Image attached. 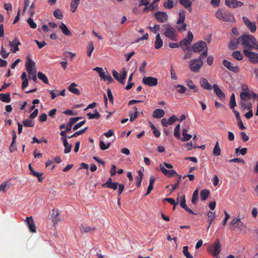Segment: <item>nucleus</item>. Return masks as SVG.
I'll return each mask as SVG.
<instances>
[{
	"mask_svg": "<svg viewBox=\"0 0 258 258\" xmlns=\"http://www.w3.org/2000/svg\"><path fill=\"white\" fill-rule=\"evenodd\" d=\"M35 42L38 45V47L39 49L42 48L43 46L47 44L46 42L45 41L40 42L37 40H35Z\"/></svg>",
	"mask_w": 258,
	"mask_h": 258,
	"instance_id": "nucleus-62",
	"label": "nucleus"
},
{
	"mask_svg": "<svg viewBox=\"0 0 258 258\" xmlns=\"http://www.w3.org/2000/svg\"><path fill=\"white\" fill-rule=\"evenodd\" d=\"M240 105H241V107L244 109H247L248 110L251 109V104L250 103L249 104H246V103L244 102L243 101H241L239 103Z\"/></svg>",
	"mask_w": 258,
	"mask_h": 258,
	"instance_id": "nucleus-56",
	"label": "nucleus"
},
{
	"mask_svg": "<svg viewBox=\"0 0 258 258\" xmlns=\"http://www.w3.org/2000/svg\"><path fill=\"white\" fill-rule=\"evenodd\" d=\"M165 114L164 111L162 109H157L153 112V117L155 118L162 117Z\"/></svg>",
	"mask_w": 258,
	"mask_h": 258,
	"instance_id": "nucleus-29",
	"label": "nucleus"
},
{
	"mask_svg": "<svg viewBox=\"0 0 258 258\" xmlns=\"http://www.w3.org/2000/svg\"><path fill=\"white\" fill-rule=\"evenodd\" d=\"M177 1V0H167L164 3L163 6L166 9H171L174 7V2Z\"/></svg>",
	"mask_w": 258,
	"mask_h": 258,
	"instance_id": "nucleus-43",
	"label": "nucleus"
},
{
	"mask_svg": "<svg viewBox=\"0 0 258 258\" xmlns=\"http://www.w3.org/2000/svg\"><path fill=\"white\" fill-rule=\"evenodd\" d=\"M12 141L11 144V145L10 146V152L12 153L16 151L17 147H16V138L17 135L16 134V132L15 131H13L12 132Z\"/></svg>",
	"mask_w": 258,
	"mask_h": 258,
	"instance_id": "nucleus-22",
	"label": "nucleus"
},
{
	"mask_svg": "<svg viewBox=\"0 0 258 258\" xmlns=\"http://www.w3.org/2000/svg\"><path fill=\"white\" fill-rule=\"evenodd\" d=\"M142 82L145 85L153 87L157 85L158 80L152 77H144L142 79Z\"/></svg>",
	"mask_w": 258,
	"mask_h": 258,
	"instance_id": "nucleus-11",
	"label": "nucleus"
},
{
	"mask_svg": "<svg viewBox=\"0 0 258 258\" xmlns=\"http://www.w3.org/2000/svg\"><path fill=\"white\" fill-rule=\"evenodd\" d=\"M236 0H225V4L227 6L232 8V6L235 5Z\"/></svg>",
	"mask_w": 258,
	"mask_h": 258,
	"instance_id": "nucleus-59",
	"label": "nucleus"
},
{
	"mask_svg": "<svg viewBox=\"0 0 258 258\" xmlns=\"http://www.w3.org/2000/svg\"><path fill=\"white\" fill-rule=\"evenodd\" d=\"M214 91L216 93V95L221 100H224L225 99V94L220 89L218 86L216 84H214L213 86Z\"/></svg>",
	"mask_w": 258,
	"mask_h": 258,
	"instance_id": "nucleus-21",
	"label": "nucleus"
},
{
	"mask_svg": "<svg viewBox=\"0 0 258 258\" xmlns=\"http://www.w3.org/2000/svg\"><path fill=\"white\" fill-rule=\"evenodd\" d=\"M81 118L79 117H72L70 119L69 122L66 125L67 131H71L73 124L79 120Z\"/></svg>",
	"mask_w": 258,
	"mask_h": 258,
	"instance_id": "nucleus-28",
	"label": "nucleus"
},
{
	"mask_svg": "<svg viewBox=\"0 0 258 258\" xmlns=\"http://www.w3.org/2000/svg\"><path fill=\"white\" fill-rule=\"evenodd\" d=\"M21 44L19 39L15 37L13 41H10V46L11 47V50L14 53H16L17 51L19 50V45Z\"/></svg>",
	"mask_w": 258,
	"mask_h": 258,
	"instance_id": "nucleus-15",
	"label": "nucleus"
},
{
	"mask_svg": "<svg viewBox=\"0 0 258 258\" xmlns=\"http://www.w3.org/2000/svg\"><path fill=\"white\" fill-rule=\"evenodd\" d=\"M164 35L172 41L177 40L176 30L169 24H163L162 26Z\"/></svg>",
	"mask_w": 258,
	"mask_h": 258,
	"instance_id": "nucleus-2",
	"label": "nucleus"
},
{
	"mask_svg": "<svg viewBox=\"0 0 258 258\" xmlns=\"http://www.w3.org/2000/svg\"><path fill=\"white\" fill-rule=\"evenodd\" d=\"M94 49V47L92 41H90L88 43L87 45V55L89 57L91 56L92 51Z\"/></svg>",
	"mask_w": 258,
	"mask_h": 258,
	"instance_id": "nucleus-47",
	"label": "nucleus"
},
{
	"mask_svg": "<svg viewBox=\"0 0 258 258\" xmlns=\"http://www.w3.org/2000/svg\"><path fill=\"white\" fill-rule=\"evenodd\" d=\"M187 128H183L182 129V136L183 138L181 139V140L183 142L189 141L192 137V136L189 134H187Z\"/></svg>",
	"mask_w": 258,
	"mask_h": 258,
	"instance_id": "nucleus-34",
	"label": "nucleus"
},
{
	"mask_svg": "<svg viewBox=\"0 0 258 258\" xmlns=\"http://www.w3.org/2000/svg\"><path fill=\"white\" fill-rule=\"evenodd\" d=\"M239 42L243 46V49H258V42L252 35L243 34L239 37Z\"/></svg>",
	"mask_w": 258,
	"mask_h": 258,
	"instance_id": "nucleus-1",
	"label": "nucleus"
},
{
	"mask_svg": "<svg viewBox=\"0 0 258 258\" xmlns=\"http://www.w3.org/2000/svg\"><path fill=\"white\" fill-rule=\"evenodd\" d=\"M87 116L89 119H99L100 117V114L97 111V110H95L94 113H88L87 114Z\"/></svg>",
	"mask_w": 258,
	"mask_h": 258,
	"instance_id": "nucleus-42",
	"label": "nucleus"
},
{
	"mask_svg": "<svg viewBox=\"0 0 258 258\" xmlns=\"http://www.w3.org/2000/svg\"><path fill=\"white\" fill-rule=\"evenodd\" d=\"M215 16L218 19L225 21L233 22H234V17L232 14L228 12H224L219 9L216 13Z\"/></svg>",
	"mask_w": 258,
	"mask_h": 258,
	"instance_id": "nucleus-3",
	"label": "nucleus"
},
{
	"mask_svg": "<svg viewBox=\"0 0 258 258\" xmlns=\"http://www.w3.org/2000/svg\"><path fill=\"white\" fill-rule=\"evenodd\" d=\"M0 100L5 103H9L11 101L10 95L9 93H1L0 94Z\"/></svg>",
	"mask_w": 258,
	"mask_h": 258,
	"instance_id": "nucleus-35",
	"label": "nucleus"
},
{
	"mask_svg": "<svg viewBox=\"0 0 258 258\" xmlns=\"http://www.w3.org/2000/svg\"><path fill=\"white\" fill-rule=\"evenodd\" d=\"M221 150L219 145V142H217L213 151V154L215 156H218L221 155Z\"/></svg>",
	"mask_w": 258,
	"mask_h": 258,
	"instance_id": "nucleus-41",
	"label": "nucleus"
},
{
	"mask_svg": "<svg viewBox=\"0 0 258 258\" xmlns=\"http://www.w3.org/2000/svg\"><path fill=\"white\" fill-rule=\"evenodd\" d=\"M80 0H72L71 3V10L73 13L76 12L79 4Z\"/></svg>",
	"mask_w": 258,
	"mask_h": 258,
	"instance_id": "nucleus-40",
	"label": "nucleus"
},
{
	"mask_svg": "<svg viewBox=\"0 0 258 258\" xmlns=\"http://www.w3.org/2000/svg\"><path fill=\"white\" fill-rule=\"evenodd\" d=\"M186 24L185 23H181L180 24L177 25L176 26L177 29L179 31H184L186 30Z\"/></svg>",
	"mask_w": 258,
	"mask_h": 258,
	"instance_id": "nucleus-58",
	"label": "nucleus"
},
{
	"mask_svg": "<svg viewBox=\"0 0 258 258\" xmlns=\"http://www.w3.org/2000/svg\"><path fill=\"white\" fill-rule=\"evenodd\" d=\"M110 146V143H109L107 144H105L103 141H100L99 143V146L101 150H105L106 149H108Z\"/></svg>",
	"mask_w": 258,
	"mask_h": 258,
	"instance_id": "nucleus-55",
	"label": "nucleus"
},
{
	"mask_svg": "<svg viewBox=\"0 0 258 258\" xmlns=\"http://www.w3.org/2000/svg\"><path fill=\"white\" fill-rule=\"evenodd\" d=\"M163 45V41L161 39L160 34L158 33L156 36V40L155 42V49H159L161 48Z\"/></svg>",
	"mask_w": 258,
	"mask_h": 258,
	"instance_id": "nucleus-30",
	"label": "nucleus"
},
{
	"mask_svg": "<svg viewBox=\"0 0 258 258\" xmlns=\"http://www.w3.org/2000/svg\"><path fill=\"white\" fill-rule=\"evenodd\" d=\"M96 227H91L89 226H85L82 225L80 227L81 233L83 234L84 233L92 232L95 230Z\"/></svg>",
	"mask_w": 258,
	"mask_h": 258,
	"instance_id": "nucleus-32",
	"label": "nucleus"
},
{
	"mask_svg": "<svg viewBox=\"0 0 258 258\" xmlns=\"http://www.w3.org/2000/svg\"><path fill=\"white\" fill-rule=\"evenodd\" d=\"M207 215L208 216L209 224L211 225L216 217L215 213L209 211L207 212Z\"/></svg>",
	"mask_w": 258,
	"mask_h": 258,
	"instance_id": "nucleus-45",
	"label": "nucleus"
},
{
	"mask_svg": "<svg viewBox=\"0 0 258 258\" xmlns=\"http://www.w3.org/2000/svg\"><path fill=\"white\" fill-rule=\"evenodd\" d=\"M188 247L187 246H184L183 248V253L185 255L186 258H193V256L189 252Z\"/></svg>",
	"mask_w": 258,
	"mask_h": 258,
	"instance_id": "nucleus-53",
	"label": "nucleus"
},
{
	"mask_svg": "<svg viewBox=\"0 0 258 258\" xmlns=\"http://www.w3.org/2000/svg\"><path fill=\"white\" fill-rule=\"evenodd\" d=\"M180 125L179 124H178L174 128V136L176 138L179 139L180 138Z\"/></svg>",
	"mask_w": 258,
	"mask_h": 258,
	"instance_id": "nucleus-52",
	"label": "nucleus"
},
{
	"mask_svg": "<svg viewBox=\"0 0 258 258\" xmlns=\"http://www.w3.org/2000/svg\"><path fill=\"white\" fill-rule=\"evenodd\" d=\"M26 68L29 75H31L33 73H36L35 63L29 56L27 57Z\"/></svg>",
	"mask_w": 258,
	"mask_h": 258,
	"instance_id": "nucleus-9",
	"label": "nucleus"
},
{
	"mask_svg": "<svg viewBox=\"0 0 258 258\" xmlns=\"http://www.w3.org/2000/svg\"><path fill=\"white\" fill-rule=\"evenodd\" d=\"M223 64L229 70L234 72V73H237L239 71V68L238 66H233V64L228 61L226 59H224L223 61Z\"/></svg>",
	"mask_w": 258,
	"mask_h": 258,
	"instance_id": "nucleus-18",
	"label": "nucleus"
},
{
	"mask_svg": "<svg viewBox=\"0 0 258 258\" xmlns=\"http://www.w3.org/2000/svg\"><path fill=\"white\" fill-rule=\"evenodd\" d=\"M256 97V94L253 92H241L240 97L241 101H248L251 99V98H255Z\"/></svg>",
	"mask_w": 258,
	"mask_h": 258,
	"instance_id": "nucleus-13",
	"label": "nucleus"
},
{
	"mask_svg": "<svg viewBox=\"0 0 258 258\" xmlns=\"http://www.w3.org/2000/svg\"><path fill=\"white\" fill-rule=\"evenodd\" d=\"M53 15L57 19L62 20L63 19V15L60 9L54 10L53 12Z\"/></svg>",
	"mask_w": 258,
	"mask_h": 258,
	"instance_id": "nucleus-48",
	"label": "nucleus"
},
{
	"mask_svg": "<svg viewBox=\"0 0 258 258\" xmlns=\"http://www.w3.org/2000/svg\"><path fill=\"white\" fill-rule=\"evenodd\" d=\"M200 84L201 86L205 89L210 90L213 88V86L208 83L207 79L205 78L200 79Z\"/></svg>",
	"mask_w": 258,
	"mask_h": 258,
	"instance_id": "nucleus-20",
	"label": "nucleus"
},
{
	"mask_svg": "<svg viewBox=\"0 0 258 258\" xmlns=\"http://www.w3.org/2000/svg\"><path fill=\"white\" fill-rule=\"evenodd\" d=\"M199 197V192L198 189H196L192 194V197L191 198V202L194 205H196L197 203Z\"/></svg>",
	"mask_w": 258,
	"mask_h": 258,
	"instance_id": "nucleus-49",
	"label": "nucleus"
},
{
	"mask_svg": "<svg viewBox=\"0 0 258 258\" xmlns=\"http://www.w3.org/2000/svg\"><path fill=\"white\" fill-rule=\"evenodd\" d=\"M29 169L30 170V174L33 175L34 176L37 177L39 182H41L43 180V178L42 177L43 174L34 171L31 166V164L29 165Z\"/></svg>",
	"mask_w": 258,
	"mask_h": 258,
	"instance_id": "nucleus-24",
	"label": "nucleus"
},
{
	"mask_svg": "<svg viewBox=\"0 0 258 258\" xmlns=\"http://www.w3.org/2000/svg\"><path fill=\"white\" fill-rule=\"evenodd\" d=\"M185 18V12L183 10H180L179 12V19L177 21V25L180 24L181 23H184Z\"/></svg>",
	"mask_w": 258,
	"mask_h": 258,
	"instance_id": "nucleus-31",
	"label": "nucleus"
},
{
	"mask_svg": "<svg viewBox=\"0 0 258 258\" xmlns=\"http://www.w3.org/2000/svg\"><path fill=\"white\" fill-rule=\"evenodd\" d=\"M186 85L190 89H192L194 92H198L199 89L198 87L194 84L191 80H187Z\"/></svg>",
	"mask_w": 258,
	"mask_h": 258,
	"instance_id": "nucleus-38",
	"label": "nucleus"
},
{
	"mask_svg": "<svg viewBox=\"0 0 258 258\" xmlns=\"http://www.w3.org/2000/svg\"><path fill=\"white\" fill-rule=\"evenodd\" d=\"M160 169L162 172L163 173V174H164L165 176H166L168 177H171L174 176L175 175H177L175 170H167L162 164H160Z\"/></svg>",
	"mask_w": 258,
	"mask_h": 258,
	"instance_id": "nucleus-16",
	"label": "nucleus"
},
{
	"mask_svg": "<svg viewBox=\"0 0 258 258\" xmlns=\"http://www.w3.org/2000/svg\"><path fill=\"white\" fill-rule=\"evenodd\" d=\"M240 137L243 142H246L249 140V137L244 132H241L240 134Z\"/></svg>",
	"mask_w": 258,
	"mask_h": 258,
	"instance_id": "nucleus-64",
	"label": "nucleus"
},
{
	"mask_svg": "<svg viewBox=\"0 0 258 258\" xmlns=\"http://www.w3.org/2000/svg\"><path fill=\"white\" fill-rule=\"evenodd\" d=\"M156 19L160 23L165 22L168 20V15L165 12H158L155 14Z\"/></svg>",
	"mask_w": 258,
	"mask_h": 258,
	"instance_id": "nucleus-14",
	"label": "nucleus"
},
{
	"mask_svg": "<svg viewBox=\"0 0 258 258\" xmlns=\"http://www.w3.org/2000/svg\"><path fill=\"white\" fill-rule=\"evenodd\" d=\"M76 86L77 85L73 83L68 87V89L72 93L76 95H79L80 94V92L78 88H76Z\"/></svg>",
	"mask_w": 258,
	"mask_h": 258,
	"instance_id": "nucleus-33",
	"label": "nucleus"
},
{
	"mask_svg": "<svg viewBox=\"0 0 258 258\" xmlns=\"http://www.w3.org/2000/svg\"><path fill=\"white\" fill-rule=\"evenodd\" d=\"M244 55L249 58V60L253 63L258 62V54L256 52L249 51L248 49H243Z\"/></svg>",
	"mask_w": 258,
	"mask_h": 258,
	"instance_id": "nucleus-10",
	"label": "nucleus"
},
{
	"mask_svg": "<svg viewBox=\"0 0 258 258\" xmlns=\"http://www.w3.org/2000/svg\"><path fill=\"white\" fill-rule=\"evenodd\" d=\"M25 221L27 222L30 232L34 233L36 231V227L32 217H27Z\"/></svg>",
	"mask_w": 258,
	"mask_h": 258,
	"instance_id": "nucleus-17",
	"label": "nucleus"
},
{
	"mask_svg": "<svg viewBox=\"0 0 258 258\" xmlns=\"http://www.w3.org/2000/svg\"><path fill=\"white\" fill-rule=\"evenodd\" d=\"M179 205L182 208L184 209L188 213L196 215V213H194L192 211V210H191L190 209L188 208L187 206H186L185 197V196L183 195H181V196L180 197V201Z\"/></svg>",
	"mask_w": 258,
	"mask_h": 258,
	"instance_id": "nucleus-19",
	"label": "nucleus"
},
{
	"mask_svg": "<svg viewBox=\"0 0 258 258\" xmlns=\"http://www.w3.org/2000/svg\"><path fill=\"white\" fill-rule=\"evenodd\" d=\"M59 28L61 30L62 33L66 36H72V32L68 28L67 25L63 23H61L60 25H59Z\"/></svg>",
	"mask_w": 258,
	"mask_h": 258,
	"instance_id": "nucleus-27",
	"label": "nucleus"
},
{
	"mask_svg": "<svg viewBox=\"0 0 258 258\" xmlns=\"http://www.w3.org/2000/svg\"><path fill=\"white\" fill-rule=\"evenodd\" d=\"M244 24L252 33L255 32L256 29V24L254 22H251L246 17H243Z\"/></svg>",
	"mask_w": 258,
	"mask_h": 258,
	"instance_id": "nucleus-12",
	"label": "nucleus"
},
{
	"mask_svg": "<svg viewBox=\"0 0 258 258\" xmlns=\"http://www.w3.org/2000/svg\"><path fill=\"white\" fill-rule=\"evenodd\" d=\"M27 23L29 25L30 27L32 29H35L37 27V24L34 22L33 20L31 18H28L27 20Z\"/></svg>",
	"mask_w": 258,
	"mask_h": 258,
	"instance_id": "nucleus-57",
	"label": "nucleus"
},
{
	"mask_svg": "<svg viewBox=\"0 0 258 258\" xmlns=\"http://www.w3.org/2000/svg\"><path fill=\"white\" fill-rule=\"evenodd\" d=\"M203 62L200 59H193L189 62V67L191 71L194 73L199 72L200 69L202 67Z\"/></svg>",
	"mask_w": 258,
	"mask_h": 258,
	"instance_id": "nucleus-4",
	"label": "nucleus"
},
{
	"mask_svg": "<svg viewBox=\"0 0 258 258\" xmlns=\"http://www.w3.org/2000/svg\"><path fill=\"white\" fill-rule=\"evenodd\" d=\"M61 141L63 143V145L64 147V153L68 154L71 151L72 148V145L69 144L68 142L67 139H61Z\"/></svg>",
	"mask_w": 258,
	"mask_h": 258,
	"instance_id": "nucleus-26",
	"label": "nucleus"
},
{
	"mask_svg": "<svg viewBox=\"0 0 258 258\" xmlns=\"http://www.w3.org/2000/svg\"><path fill=\"white\" fill-rule=\"evenodd\" d=\"M179 3L189 12H192V3L190 0H179Z\"/></svg>",
	"mask_w": 258,
	"mask_h": 258,
	"instance_id": "nucleus-23",
	"label": "nucleus"
},
{
	"mask_svg": "<svg viewBox=\"0 0 258 258\" xmlns=\"http://www.w3.org/2000/svg\"><path fill=\"white\" fill-rule=\"evenodd\" d=\"M178 176H179V177H178V179L177 180L176 183L174 184V185H173L172 188L170 189V192H173L175 189H176L178 187L179 184L180 182V180H181V176L178 175Z\"/></svg>",
	"mask_w": 258,
	"mask_h": 258,
	"instance_id": "nucleus-54",
	"label": "nucleus"
},
{
	"mask_svg": "<svg viewBox=\"0 0 258 258\" xmlns=\"http://www.w3.org/2000/svg\"><path fill=\"white\" fill-rule=\"evenodd\" d=\"M112 73V75L115 79L117 80L121 84H124V80L126 76V72L125 71L124 68L122 69L121 74H119L115 70H113Z\"/></svg>",
	"mask_w": 258,
	"mask_h": 258,
	"instance_id": "nucleus-8",
	"label": "nucleus"
},
{
	"mask_svg": "<svg viewBox=\"0 0 258 258\" xmlns=\"http://www.w3.org/2000/svg\"><path fill=\"white\" fill-rule=\"evenodd\" d=\"M24 125L26 127H33L34 123L32 119H25L23 121Z\"/></svg>",
	"mask_w": 258,
	"mask_h": 258,
	"instance_id": "nucleus-51",
	"label": "nucleus"
},
{
	"mask_svg": "<svg viewBox=\"0 0 258 258\" xmlns=\"http://www.w3.org/2000/svg\"><path fill=\"white\" fill-rule=\"evenodd\" d=\"M192 39V33L191 31H188L186 37L180 41V45L181 46L183 51L188 49V45L191 43Z\"/></svg>",
	"mask_w": 258,
	"mask_h": 258,
	"instance_id": "nucleus-6",
	"label": "nucleus"
},
{
	"mask_svg": "<svg viewBox=\"0 0 258 258\" xmlns=\"http://www.w3.org/2000/svg\"><path fill=\"white\" fill-rule=\"evenodd\" d=\"M178 120L177 117L175 115H173L171 116L168 119V123L170 125L172 124L176 120Z\"/></svg>",
	"mask_w": 258,
	"mask_h": 258,
	"instance_id": "nucleus-60",
	"label": "nucleus"
},
{
	"mask_svg": "<svg viewBox=\"0 0 258 258\" xmlns=\"http://www.w3.org/2000/svg\"><path fill=\"white\" fill-rule=\"evenodd\" d=\"M37 76L39 79L41 80L44 83L48 84V80L46 77V76L42 73V72H39L37 74Z\"/></svg>",
	"mask_w": 258,
	"mask_h": 258,
	"instance_id": "nucleus-44",
	"label": "nucleus"
},
{
	"mask_svg": "<svg viewBox=\"0 0 258 258\" xmlns=\"http://www.w3.org/2000/svg\"><path fill=\"white\" fill-rule=\"evenodd\" d=\"M229 106L231 109H233L234 107L236 106V103L235 101V95L234 93H232L229 101Z\"/></svg>",
	"mask_w": 258,
	"mask_h": 258,
	"instance_id": "nucleus-46",
	"label": "nucleus"
},
{
	"mask_svg": "<svg viewBox=\"0 0 258 258\" xmlns=\"http://www.w3.org/2000/svg\"><path fill=\"white\" fill-rule=\"evenodd\" d=\"M208 250L213 256L215 257L218 256L221 250V245L220 240L217 239L212 245L208 247Z\"/></svg>",
	"mask_w": 258,
	"mask_h": 258,
	"instance_id": "nucleus-5",
	"label": "nucleus"
},
{
	"mask_svg": "<svg viewBox=\"0 0 258 258\" xmlns=\"http://www.w3.org/2000/svg\"><path fill=\"white\" fill-rule=\"evenodd\" d=\"M192 50L194 52H200L205 49H208L207 44L204 41H199L195 43L191 46Z\"/></svg>",
	"mask_w": 258,
	"mask_h": 258,
	"instance_id": "nucleus-7",
	"label": "nucleus"
},
{
	"mask_svg": "<svg viewBox=\"0 0 258 258\" xmlns=\"http://www.w3.org/2000/svg\"><path fill=\"white\" fill-rule=\"evenodd\" d=\"M1 54L4 58H7L9 55V53L7 52L3 46L1 47Z\"/></svg>",
	"mask_w": 258,
	"mask_h": 258,
	"instance_id": "nucleus-61",
	"label": "nucleus"
},
{
	"mask_svg": "<svg viewBox=\"0 0 258 258\" xmlns=\"http://www.w3.org/2000/svg\"><path fill=\"white\" fill-rule=\"evenodd\" d=\"M155 179L153 176H151L150 177L149 184L148 185V187L147 188V191L146 194H145V196H147L148 195H149V193L151 192V191L153 189V184L155 182Z\"/></svg>",
	"mask_w": 258,
	"mask_h": 258,
	"instance_id": "nucleus-37",
	"label": "nucleus"
},
{
	"mask_svg": "<svg viewBox=\"0 0 258 258\" xmlns=\"http://www.w3.org/2000/svg\"><path fill=\"white\" fill-rule=\"evenodd\" d=\"M210 195V191L208 189H203L200 192V196L202 201H205L207 199Z\"/></svg>",
	"mask_w": 258,
	"mask_h": 258,
	"instance_id": "nucleus-39",
	"label": "nucleus"
},
{
	"mask_svg": "<svg viewBox=\"0 0 258 258\" xmlns=\"http://www.w3.org/2000/svg\"><path fill=\"white\" fill-rule=\"evenodd\" d=\"M59 212L58 210H55L53 209L52 210V214H51V218L52 219V222L54 225H55L57 223V222L59 221Z\"/></svg>",
	"mask_w": 258,
	"mask_h": 258,
	"instance_id": "nucleus-25",
	"label": "nucleus"
},
{
	"mask_svg": "<svg viewBox=\"0 0 258 258\" xmlns=\"http://www.w3.org/2000/svg\"><path fill=\"white\" fill-rule=\"evenodd\" d=\"M176 87L180 88V89L177 90V92L179 93H181V94L184 93L185 92V91L186 90V88L182 85H177Z\"/></svg>",
	"mask_w": 258,
	"mask_h": 258,
	"instance_id": "nucleus-63",
	"label": "nucleus"
},
{
	"mask_svg": "<svg viewBox=\"0 0 258 258\" xmlns=\"http://www.w3.org/2000/svg\"><path fill=\"white\" fill-rule=\"evenodd\" d=\"M232 56L238 60H241L243 58V56L239 51H234L233 52Z\"/></svg>",
	"mask_w": 258,
	"mask_h": 258,
	"instance_id": "nucleus-50",
	"label": "nucleus"
},
{
	"mask_svg": "<svg viewBox=\"0 0 258 258\" xmlns=\"http://www.w3.org/2000/svg\"><path fill=\"white\" fill-rule=\"evenodd\" d=\"M238 44H239V38L237 39H234L231 40L229 44V49L233 50L237 48Z\"/></svg>",
	"mask_w": 258,
	"mask_h": 258,
	"instance_id": "nucleus-36",
	"label": "nucleus"
}]
</instances>
